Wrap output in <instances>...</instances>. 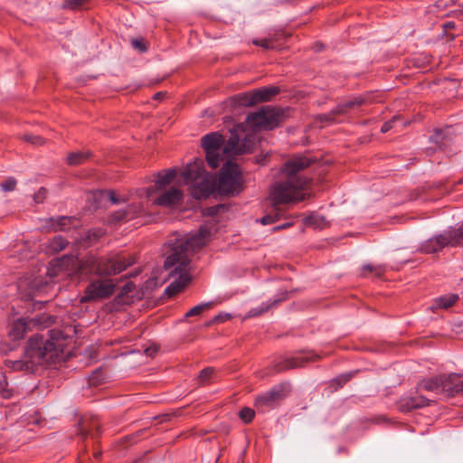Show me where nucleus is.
Here are the masks:
<instances>
[{
    "label": "nucleus",
    "instance_id": "1",
    "mask_svg": "<svg viewBox=\"0 0 463 463\" xmlns=\"http://www.w3.org/2000/svg\"><path fill=\"white\" fill-rule=\"evenodd\" d=\"M312 159L307 156H294L288 160L282 173L284 179L276 182L269 193L270 207L265 216L260 219L263 225L270 224L280 219L286 211V206L306 199V191L310 180L299 174L307 168Z\"/></svg>",
    "mask_w": 463,
    "mask_h": 463
},
{
    "label": "nucleus",
    "instance_id": "2",
    "mask_svg": "<svg viewBox=\"0 0 463 463\" xmlns=\"http://www.w3.org/2000/svg\"><path fill=\"white\" fill-rule=\"evenodd\" d=\"M215 232V224L206 223L201 226L198 232L185 234L176 238L171 243L164 264L165 269L169 271V278L173 279L165 290L166 295L175 296L192 280L191 256L194 251L203 247L213 238Z\"/></svg>",
    "mask_w": 463,
    "mask_h": 463
},
{
    "label": "nucleus",
    "instance_id": "3",
    "mask_svg": "<svg viewBox=\"0 0 463 463\" xmlns=\"http://www.w3.org/2000/svg\"><path fill=\"white\" fill-rule=\"evenodd\" d=\"M259 141L258 135L247 132L242 125H238L232 132L226 144L222 135L217 132L205 135L202 146L206 154L208 165L215 169L225 157L250 152Z\"/></svg>",
    "mask_w": 463,
    "mask_h": 463
},
{
    "label": "nucleus",
    "instance_id": "4",
    "mask_svg": "<svg viewBox=\"0 0 463 463\" xmlns=\"http://www.w3.org/2000/svg\"><path fill=\"white\" fill-rule=\"evenodd\" d=\"M63 340L52 337L43 340L42 336H32L25 347L21 360H8L6 365L14 371L33 373L38 366H48L64 361L67 357Z\"/></svg>",
    "mask_w": 463,
    "mask_h": 463
},
{
    "label": "nucleus",
    "instance_id": "5",
    "mask_svg": "<svg viewBox=\"0 0 463 463\" xmlns=\"http://www.w3.org/2000/svg\"><path fill=\"white\" fill-rule=\"evenodd\" d=\"M177 172L175 169H168L158 174L155 185L148 188L146 197L150 199L155 194L153 203L162 206H173L178 204L183 198V193L176 185Z\"/></svg>",
    "mask_w": 463,
    "mask_h": 463
},
{
    "label": "nucleus",
    "instance_id": "6",
    "mask_svg": "<svg viewBox=\"0 0 463 463\" xmlns=\"http://www.w3.org/2000/svg\"><path fill=\"white\" fill-rule=\"evenodd\" d=\"M182 176L196 199L206 198L214 191L215 179L204 170L201 159H195L189 164L182 172Z\"/></svg>",
    "mask_w": 463,
    "mask_h": 463
},
{
    "label": "nucleus",
    "instance_id": "7",
    "mask_svg": "<svg viewBox=\"0 0 463 463\" xmlns=\"http://www.w3.org/2000/svg\"><path fill=\"white\" fill-rule=\"evenodd\" d=\"M134 263L133 260L125 256L116 255L109 258H96L89 256L81 264L83 272H91L99 277H108L125 270Z\"/></svg>",
    "mask_w": 463,
    "mask_h": 463
},
{
    "label": "nucleus",
    "instance_id": "8",
    "mask_svg": "<svg viewBox=\"0 0 463 463\" xmlns=\"http://www.w3.org/2000/svg\"><path fill=\"white\" fill-rule=\"evenodd\" d=\"M463 242V223L455 229H449L424 241L420 251L426 254L436 253L446 246H459Z\"/></svg>",
    "mask_w": 463,
    "mask_h": 463
},
{
    "label": "nucleus",
    "instance_id": "9",
    "mask_svg": "<svg viewBox=\"0 0 463 463\" xmlns=\"http://www.w3.org/2000/svg\"><path fill=\"white\" fill-rule=\"evenodd\" d=\"M286 111L280 109L265 106L247 118L250 127L272 129L283 120Z\"/></svg>",
    "mask_w": 463,
    "mask_h": 463
},
{
    "label": "nucleus",
    "instance_id": "10",
    "mask_svg": "<svg viewBox=\"0 0 463 463\" xmlns=\"http://www.w3.org/2000/svg\"><path fill=\"white\" fill-rule=\"evenodd\" d=\"M280 91L279 87L270 86L261 89H257L252 92L241 93L236 96H233L231 99V104L234 107L237 106H245L250 107L253 106L259 102L268 101L275 95L279 94Z\"/></svg>",
    "mask_w": 463,
    "mask_h": 463
},
{
    "label": "nucleus",
    "instance_id": "11",
    "mask_svg": "<svg viewBox=\"0 0 463 463\" xmlns=\"http://www.w3.org/2000/svg\"><path fill=\"white\" fill-rule=\"evenodd\" d=\"M218 188L222 193L233 194L241 190V173L236 164L227 161L221 171Z\"/></svg>",
    "mask_w": 463,
    "mask_h": 463
},
{
    "label": "nucleus",
    "instance_id": "12",
    "mask_svg": "<svg viewBox=\"0 0 463 463\" xmlns=\"http://www.w3.org/2000/svg\"><path fill=\"white\" fill-rule=\"evenodd\" d=\"M116 285L109 279H95L86 287L81 301H96L109 298L115 291Z\"/></svg>",
    "mask_w": 463,
    "mask_h": 463
},
{
    "label": "nucleus",
    "instance_id": "13",
    "mask_svg": "<svg viewBox=\"0 0 463 463\" xmlns=\"http://www.w3.org/2000/svg\"><path fill=\"white\" fill-rule=\"evenodd\" d=\"M371 102H372V100L369 96L354 97L349 100H346V101H344V102L338 104L337 107L335 109H332L329 113L318 115L317 119L320 122H325L326 124L337 123V122H340L337 119V117L339 115H344L348 110L367 105Z\"/></svg>",
    "mask_w": 463,
    "mask_h": 463
},
{
    "label": "nucleus",
    "instance_id": "14",
    "mask_svg": "<svg viewBox=\"0 0 463 463\" xmlns=\"http://www.w3.org/2000/svg\"><path fill=\"white\" fill-rule=\"evenodd\" d=\"M147 215L148 212L144 203L132 198L125 207L111 214L110 222L117 224Z\"/></svg>",
    "mask_w": 463,
    "mask_h": 463
},
{
    "label": "nucleus",
    "instance_id": "15",
    "mask_svg": "<svg viewBox=\"0 0 463 463\" xmlns=\"http://www.w3.org/2000/svg\"><path fill=\"white\" fill-rule=\"evenodd\" d=\"M287 385L280 384L273 387L265 393L256 398L255 404L262 410L273 407L278 402L285 397V389Z\"/></svg>",
    "mask_w": 463,
    "mask_h": 463
},
{
    "label": "nucleus",
    "instance_id": "16",
    "mask_svg": "<svg viewBox=\"0 0 463 463\" xmlns=\"http://www.w3.org/2000/svg\"><path fill=\"white\" fill-rule=\"evenodd\" d=\"M441 393L451 397L463 392V379L458 374L443 375Z\"/></svg>",
    "mask_w": 463,
    "mask_h": 463
},
{
    "label": "nucleus",
    "instance_id": "17",
    "mask_svg": "<svg viewBox=\"0 0 463 463\" xmlns=\"http://www.w3.org/2000/svg\"><path fill=\"white\" fill-rule=\"evenodd\" d=\"M316 356L310 354H300L297 356L287 358L276 365L277 372H282L293 368L302 367L309 361L314 360Z\"/></svg>",
    "mask_w": 463,
    "mask_h": 463
},
{
    "label": "nucleus",
    "instance_id": "18",
    "mask_svg": "<svg viewBox=\"0 0 463 463\" xmlns=\"http://www.w3.org/2000/svg\"><path fill=\"white\" fill-rule=\"evenodd\" d=\"M99 420L97 417H83L79 423V434L83 437L94 439L99 429Z\"/></svg>",
    "mask_w": 463,
    "mask_h": 463
},
{
    "label": "nucleus",
    "instance_id": "19",
    "mask_svg": "<svg viewBox=\"0 0 463 463\" xmlns=\"http://www.w3.org/2000/svg\"><path fill=\"white\" fill-rule=\"evenodd\" d=\"M442 380L443 375L424 379L420 383L419 387L428 392L441 393Z\"/></svg>",
    "mask_w": 463,
    "mask_h": 463
},
{
    "label": "nucleus",
    "instance_id": "20",
    "mask_svg": "<svg viewBox=\"0 0 463 463\" xmlns=\"http://www.w3.org/2000/svg\"><path fill=\"white\" fill-rule=\"evenodd\" d=\"M29 329V324L24 319H18L14 322L10 329V335L14 339H21Z\"/></svg>",
    "mask_w": 463,
    "mask_h": 463
},
{
    "label": "nucleus",
    "instance_id": "21",
    "mask_svg": "<svg viewBox=\"0 0 463 463\" xmlns=\"http://www.w3.org/2000/svg\"><path fill=\"white\" fill-rule=\"evenodd\" d=\"M429 403H430L429 399H427L426 397H424L422 395H420L417 397H411V398L404 401L401 404V407L402 410L410 411L412 409L424 407L426 405H429Z\"/></svg>",
    "mask_w": 463,
    "mask_h": 463
},
{
    "label": "nucleus",
    "instance_id": "22",
    "mask_svg": "<svg viewBox=\"0 0 463 463\" xmlns=\"http://www.w3.org/2000/svg\"><path fill=\"white\" fill-rule=\"evenodd\" d=\"M286 295L287 293L284 294L283 298H276L275 300L269 301L267 303H262L260 306L251 308L248 312L247 317H253L263 314L264 312L268 311L271 307L283 301L286 298Z\"/></svg>",
    "mask_w": 463,
    "mask_h": 463
},
{
    "label": "nucleus",
    "instance_id": "23",
    "mask_svg": "<svg viewBox=\"0 0 463 463\" xmlns=\"http://www.w3.org/2000/svg\"><path fill=\"white\" fill-rule=\"evenodd\" d=\"M72 218L68 216H59V217H52L50 218L47 222L49 223V226H47V229L49 230H65L67 227L71 223Z\"/></svg>",
    "mask_w": 463,
    "mask_h": 463
},
{
    "label": "nucleus",
    "instance_id": "24",
    "mask_svg": "<svg viewBox=\"0 0 463 463\" xmlns=\"http://www.w3.org/2000/svg\"><path fill=\"white\" fill-rule=\"evenodd\" d=\"M367 272L381 277L385 272V268L383 265L366 264L362 269V276L365 277Z\"/></svg>",
    "mask_w": 463,
    "mask_h": 463
},
{
    "label": "nucleus",
    "instance_id": "25",
    "mask_svg": "<svg viewBox=\"0 0 463 463\" xmlns=\"http://www.w3.org/2000/svg\"><path fill=\"white\" fill-rule=\"evenodd\" d=\"M213 306V302H206V303L199 304V305L194 307L193 308H191L185 314V317H189L200 316L204 310H208V309L212 308Z\"/></svg>",
    "mask_w": 463,
    "mask_h": 463
},
{
    "label": "nucleus",
    "instance_id": "26",
    "mask_svg": "<svg viewBox=\"0 0 463 463\" xmlns=\"http://www.w3.org/2000/svg\"><path fill=\"white\" fill-rule=\"evenodd\" d=\"M458 299V297L457 295L441 297L437 300V306L442 308H449L452 307Z\"/></svg>",
    "mask_w": 463,
    "mask_h": 463
},
{
    "label": "nucleus",
    "instance_id": "27",
    "mask_svg": "<svg viewBox=\"0 0 463 463\" xmlns=\"http://www.w3.org/2000/svg\"><path fill=\"white\" fill-rule=\"evenodd\" d=\"M213 379H215V374L213 369L211 367H207L202 370L198 376V380L201 383V384H207Z\"/></svg>",
    "mask_w": 463,
    "mask_h": 463
},
{
    "label": "nucleus",
    "instance_id": "28",
    "mask_svg": "<svg viewBox=\"0 0 463 463\" xmlns=\"http://www.w3.org/2000/svg\"><path fill=\"white\" fill-rule=\"evenodd\" d=\"M254 45L260 46L265 50H274L278 48V44L276 43L275 39L271 38H264L260 40H254L253 42Z\"/></svg>",
    "mask_w": 463,
    "mask_h": 463
},
{
    "label": "nucleus",
    "instance_id": "29",
    "mask_svg": "<svg viewBox=\"0 0 463 463\" xmlns=\"http://www.w3.org/2000/svg\"><path fill=\"white\" fill-rule=\"evenodd\" d=\"M306 222L319 229L324 228L326 224V219L318 214L310 215L308 218H307Z\"/></svg>",
    "mask_w": 463,
    "mask_h": 463
},
{
    "label": "nucleus",
    "instance_id": "30",
    "mask_svg": "<svg viewBox=\"0 0 463 463\" xmlns=\"http://www.w3.org/2000/svg\"><path fill=\"white\" fill-rule=\"evenodd\" d=\"M88 157L87 153L72 152L68 156V163L72 165L81 164Z\"/></svg>",
    "mask_w": 463,
    "mask_h": 463
},
{
    "label": "nucleus",
    "instance_id": "31",
    "mask_svg": "<svg viewBox=\"0 0 463 463\" xmlns=\"http://www.w3.org/2000/svg\"><path fill=\"white\" fill-rule=\"evenodd\" d=\"M66 245H67L66 240L61 236H57V237L53 238V240L50 242V249L52 251L59 252V251L64 250Z\"/></svg>",
    "mask_w": 463,
    "mask_h": 463
},
{
    "label": "nucleus",
    "instance_id": "32",
    "mask_svg": "<svg viewBox=\"0 0 463 463\" xmlns=\"http://www.w3.org/2000/svg\"><path fill=\"white\" fill-rule=\"evenodd\" d=\"M104 378L105 375L103 373V371L101 369H97L92 373L91 376L90 377V383L91 385H99L102 383Z\"/></svg>",
    "mask_w": 463,
    "mask_h": 463
},
{
    "label": "nucleus",
    "instance_id": "33",
    "mask_svg": "<svg viewBox=\"0 0 463 463\" xmlns=\"http://www.w3.org/2000/svg\"><path fill=\"white\" fill-rule=\"evenodd\" d=\"M0 393H2L5 398H8L11 396V392L9 389H7V382L5 379V375L1 371H0Z\"/></svg>",
    "mask_w": 463,
    "mask_h": 463
},
{
    "label": "nucleus",
    "instance_id": "34",
    "mask_svg": "<svg viewBox=\"0 0 463 463\" xmlns=\"http://www.w3.org/2000/svg\"><path fill=\"white\" fill-rule=\"evenodd\" d=\"M254 411L248 407L243 408L239 413L240 418L246 423L250 422L254 418Z\"/></svg>",
    "mask_w": 463,
    "mask_h": 463
},
{
    "label": "nucleus",
    "instance_id": "35",
    "mask_svg": "<svg viewBox=\"0 0 463 463\" xmlns=\"http://www.w3.org/2000/svg\"><path fill=\"white\" fill-rule=\"evenodd\" d=\"M88 0H68L65 6L71 10H79L85 7Z\"/></svg>",
    "mask_w": 463,
    "mask_h": 463
},
{
    "label": "nucleus",
    "instance_id": "36",
    "mask_svg": "<svg viewBox=\"0 0 463 463\" xmlns=\"http://www.w3.org/2000/svg\"><path fill=\"white\" fill-rule=\"evenodd\" d=\"M400 120H401V117H400V116H394L391 120H389V121H387V122H385V123L383 124V127H382V128H381V131H382L383 133H386V132H388L389 130H391V129H392V128H396V123H397L398 121H400Z\"/></svg>",
    "mask_w": 463,
    "mask_h": 463
},
{
    "label": "nucleus",
    "instance_id": "37",
    "mask_svg": "<svg viewBox=\"0 0 463 463\" xmlns=\"http://www.w3.org/2000/svg\"><path fill=\"white\" fill-rule=\"evenodd\" d=\"M16 181L14 178H9L1 184V188L4 191H13L15 188Z\"/></svg>",
    "mask_w": 463,
    "mask_h": 463
},
{
    "label": "nucleus",
    "instance_id": "38",
    "mask_svg": "<svg viewBox=\"0 0 463 463\" xmlns=\"http://www.w3.org/2000/svg\"><path fill=\"white\" fill-rule=\"evenodd\" d=\"M108 195L109 196V199L113 203H127L129 201L123 196L117 195L116 193L113 191L108 192Z\"/></svg>",
    "mask_w": 463,
    "mask_h": 463
},
{
    "label": "nucleus",
    "instance_id": "39",
    "mask_svg": "<svg viewBox=\"0 0 463 463\" xmlns=\"http://www.w3.org/2000/svg\"><path fill=\"white\" fill-rule=\"evenodd\" d=\"M24 140L35 146H40L43 144V139L41 137L33 135H25Z\"/></svg>",
    "mask_w": 463,
    "mask_h": 463
},
{
    "label": "nucleus",
    "instance_id": "40",
    "mask_svg": "<svg viewBox=\"0 0 463 463\" xmlns=\"http://www.w3.org/2000/svg\"><path fill=\"white\" fill-rule=\"evenodd\" d=\"M131 43L135 49L138 50L141 52L146 51V47L143 39H133Z\"/></svg>",
    "mask_w": 463,
    "mask_h": 463
},
{
    "label": "nucleus",
    "instance_id": "41",
    "mask_svg": "<svg viewBox=\"0 0 463 463\" xmlns=\"http://www.w3.org/2000/svg\"><path fill=\"white\" fill-rule=\"evenodd\" d=\"M231 318V315L230 314H219L217 315L216 317H214L213 318V320H211L209 323H208V326L212 325V324H215V323H222V322H224L228 319Z\"/></svg>",
    "mask_w": 463,
    "mask_h": 463
},
{
    "label": "nucleus",
    "instance_id": "42",
    "mask_svg": "<svg viewBox=\"0 0 463 463\" xmlns=\"http://www.w3.org/2000/svg\"><path fill=\"white\" fill-rule=\"evenodd\" d=\"M350 378H351L350 373L342 374V375L338 376L337 378H335L333 383L337 384V387H340L344 383L348 382L350 380Z\"/></svg>",
    "mask_w": 463,
    "mask_h": 463
},
{
    "label": "nucleus",
    "instance_id": "43",
    "mask_svg": "<svg viewBox=\"0 0 463 463\" xmlns=\"http://www.w3.org/2000/svg\"><path fill=\"white\" fill-rule=\"evenodd\" d=\"M444 137H445V131L439 129V130H437L433 136H431L430 140L436 144H439V143H441Z\"/></svg>",
    "mask_w": 463,
    "mask_h": 463
},
{
    "label": "nucleus",
    "instance_id": "44",
    "mask_svg": "<svg viewBox=\"0 0 463 463\" xmlns=\"http://www.w3.org/2000/svg\"><path fill=\"white\" fill-rule=\"evenodd\" d=\"M46 195V190L44 188H41L35 194H34V201L37 203H40L43 201Z\"/></svg>",
    "mask_w": 463,
    "mask_h": 463
},
{
    "label": "nucleus",
    "instance_id": "45",
    "mask_svg": "<svg viewBox=\"0 0 463 463\" xmlns=\"http://www.w3.org/2000/svg\"><path fill=\"white\" fill-rule=\"evenodd\" d=\"M102 234H103V232L101 230L92 231V232H88L87 238L90 241H94V240H97L98 238L101 237Z\"/></svg>",
    "mask_w": 463,
    "mask_h": 463
},
{
    "label": "nucleus",
    "instance_id": "46",
    "mask_svg": "<svg viewBox=\"0 0 463 463\" xmlns=\"http://www.w3.org/2000/svg\"><path fill=\"white\" fill-rule=\"evenodd\" d=\"M291 225V223L288 222V223H285V224H282L280 226H277L274 228V230H281V229H285V228H288Z\"/></svg>",
    "mask_w": 463,
    "mask_h": 463
},
{
    "label": "nucleus",
    "instance_id": "47",
    "mask_svg": "<svg viewBox=\"0 0 463 463\" xmlns=\"http://www.w3.org/2000/svg\"><path fill=\"white\" fill-rule=\"evenodd\" d=\"M156 349L148 348V349L146 350V353L147 355L152 356L154 354V353H156Z\"/></svg>",
    "mask_w": 463,
    "mask_h": 463
},
{
    "label": "nucleus",
    "instance_id": "48",
    "mask_svg": "<svg viewBox=\"0 0 463 463\" xmlns=\"http://www.w3.org/2000/svg\"><path fill=\"white\" fill-rule=\"evenodd\" d=\"M100 455H101V452L99 450L94 451V453H93V456L95 458H99Z\"/></svg>",
    "mask_w": 463,
    "mask_h": 463
},
{
    "label": "nucleus",
    "instance_id": "49",
    "mask_svg": "<svg viewBox=\"0 0 463 463\" xmlns=\"http://www.w3.org/2000/svg\"><path fill=\"white\" fill-rule=\"evenodd\" d=\"M162 96H163V94L161 92H158L156 94V99H160Z\"/></svg>",
    "mask_w": 463,
    "mask_h": 463
}]
</instances>
